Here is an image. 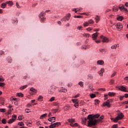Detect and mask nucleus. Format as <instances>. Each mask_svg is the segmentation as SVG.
<instances>
[{"label": "nucleus", "instance_id": "nucleus-49", "mask_svg": "<svg viewBox=\"0 0 128 128\" xmlns=\"http://www.w3.org/2000/svg\"><path fill=\"white\" fill-rule=\"evenodd\" d=\"M78 84L80 86H84V82H79Z\"/></svg>", "mask_w": 128, "mask_h": 128}, {"label": "nucleus", "instance_id": "nucleus-30", "mask_svg": "<svg viewBox=\"0 0 128 128\" xmlns=\"http://www.w3.org/2000/svg\"><path fill=\"white\" fill-rule=\"evenodd\" d=\"M100 114H96L94 116H93V118L94 120V118H100Z\"/></svg>", "mask_w": 128, "mask_h": 128}, {"label": "nucleus", "instance_id": "nucleus-8", "mask_svg": "<svg viewBox=\"0 0 128 128\" xmlns=\"http://www.w3.org/2000/svg\"><path fill=\"white\" fill-rule=\"evenodd\" d=\"M104 118V116L102 115L100 116L99 118V119L97 120V122H98V124H100V122H103L102 120Z\"/></svg>", "mask_w": 128, "mask_h": 128}, {"label": "nucleus", "instance_id": "nucleus-45", "mask_svg": "<svg viewBox=\"0 0 128 128\" xmlns=\"http://www.w3.org/2000/svg\"><path fill=\"white\" fill-rule=\"evenodd\" d=\"M88 23H89V24H94V20L90 19L88 21Z\"/></svg>", "mask_w": 128, "mask_h": 128}, {"label": "nucleus", "instance_id": "nucleus-62", "mask_svg": "<svg viewBox=\"0 0 128 128\" xmlns=\"http://www.w3.org/2000/svg\"><path fill=\"white\" fill-rule=\"evenodd\" d=\"M124 96H120V100H124Z\"/></svg>", "mask_w": 128, "mask_h": 128}, {"label": "nucleus", "instance_id": "nucleus-35", "mask_svg": "<svg viewBox=\"0 0 128 128\" xmlns=\"http://www.w3.org/2000/svg\"><path fill=\"white\" fill-rule=\"evenodd\" d=\"M96 94H90V98H96Z\"/></svg>", "mask_w": 128, "mask_h": 128}, {"label": "nucleus", "instance_id": "nucleus-63", "mask_svg": "<svg viewBox=\"0 0 128 128\" xmlns=\"http://www.w3.org/2000/svg\"><path fill=\"white\" fill-rule=\"evenodd\" d=\"M123 104H128V100L124 102Z\"/></svg>", "mask_w": 128, "mask_h": 128}, {"label": "nucleus", "instance_id": "nucleus-60", "mask_svg": "<svg viewBox=\"0 0 128 128\" xmlns=\"http://www.w3.org/2000/svg\"><path fill=\"white\" fill-rule=\"evenodd\" d=\"M12 118H14L15 120H16V115L13 114L12 116Z\"/></svg>", "mask_w": 128, "mask_h": 128}, {"label": "nucleus", "instance_id": "nucleus-13", "mask_svg": "<svg viewBox=\"0 0 128 128\" xmlns=\"http://www.w3.org/2000/svg\"><path fill=\"white\" fill-rule=\"evenodd\" d=\"M6 60L8 64H12V58L10 56H8L6 58Z\"/></svg>", "mask_w": 128, "mask_h": 128}, {"label": "nucleus", "instance_id": "nucleus-51", "mask_svg": "<svg viewBox=\"0 0 128 128\" xmlns=\"http://www.w3.org/2000/svg\"><path fill=\"white\" fill-rule=\"evenodd\" d=\"M111 128H118V124H114Z\"/></svg>", "mask_w": 128, "mask_h": 128}, {"label": "nucleus", "instance_id": "nucleus-56", "mask_svg": "<svg viewBox=\"0 0 128 128\" xmlns=\"http://www.w3.org/2000/svg\"><path fill=\"white\" fill-rule=\"evenodd\" d=\"M7 114H12V109L8 110Z\"/></svg>", "mask_w": 128, "mask_h": 128}, {"label": "nucleus", "instance_id": "nucleus-38", "mask_svg": "<svg viewBox=\"0 0 128 128\" xmlns=\"http://www.w3.org/2000/svg\"><path fill=\"white\" fill-rule=\"evenodd\" d=\"M2 122L4 124H6V118L2 119Z\"/></svg>", "mask_w": 128, "mask_h": 128}, {"label": "nucleus", "instance_id": "nucleus-12", "mask_svg": "<svg viewBox=\"0 0 128 128\" xmlns=\"http://www.w3.org/2000/svg\"><path fill=\"white\" fill-rule=\"evenodd\" d=\"M68 122H70V124H74L76 122V120L74 118H69L68 120Z\"/></svg>", "mask_w": 128, "mask_h": 128}, {"label": "nucleus", "instance_id": "nucleus-43", "mask_svg": "<svg viewBox=\"0 0 128 128\" xmlns=\"http://www.w3.org/2000/svg\"><path fill=\"white\" fill-rule=\"evenodd\" d=\"M72 101L73 102L74 104H76L77 102H78V99H72Z\"/></svg>", "mask_w": 128, "mask_h": 128}, {"label": "nucleus", "instance_id": "nucleus-3", "mask_svg": "<svg viewBox=\"0 0 128 128\" xmlns=\"http://www.w3.org/2000/svg\"><path fill=\"white\" fill-rule=\"evenodd\" d=\"M113 100L111 99L108 100L106 102L102 104L103 106H107V108H110L112 104L110 102H112Z\"/></svg>", "mask_w": 128, "mask_h": 128}, {"label": "nucleus", "instance_id": "nucleus-40", "mask_svg": "<svg viewBox=\"0 0 128 128\" xmlns=\"http://www.w3.org/2000/svg\"><path fill=\"white\" fill-rule=\"evenodd\" d=\"M17 100H18V98H14L12 96L11 97V98H10L11 102H12L13 100H14V102H16Z\"/></svg>", "mask_w": 128, "mask_h": 128}, {"label": "nucleus", "instance_id": "nucleus-48", "mask_svg": "<svg viewBox=\"0 0 128 128\" xmlns=\"http://www.w3.org/2000/svg\"><path fill=\"white\" fill-rule=\"evenodd\" d=\"M82 10V8H79L78 9L77 8H75V12H80V10Z\"/></svg>", "mask_w": 128, "mask_h": 128}, {"label": "nucleus", "instance_id": "nucleus-10", "mask_svg": "<svg viewBox=\"0 0 128 128\" xmlns=\"http://www.w3.org/2000/svg\"><path fill=\"white\" fill-rule=\"evenodd\" d=\"M98 32H96V33L93 34H92V38H93V40H96V37L98 36Z\"/></svg>", "mask_w": 128, "mask_h": 128}, {"label": "nucleus", "instance_id": "nucleus-33", "mask_svg": "<svg viewBox=\"0 0 128 128\" xmlns=\"http://www.w3.org/2000/svg\"><path fill=\"white\" fill-rule=\"evenodd\" d=\"M118 44H115L111 46V48H112V50H114V48H116Z\"/></svg>", "mask_w": 128, "mask_h": 128}, {"label": "nucleus", "instance_id": "nucleus-18", "mask_svg": "<svg viewBox=\"0 0 128 128\" xmlns=\"http://www.w3.org/2000/svg\"><path fill=\"white\" fill-rule=\"evenodd\" d=\"M30 92H34V94H36L38 92V90H36V89H35L34 88H30Z\"/></svg>", "mask_w": 128, "mask_h": 128}, {"label": "nucleus", "instance_id": "nucleus-9", "mask_svg": "<svg viewBox=\"0 0 128 128\" xmlns=\"http://www.w3.org/2000/svg\"><path fill=\"white\" fill-rule=\"evenodd\" d=\"M48 122H56V117H51L48 118Z\"/></svg>", "mask_w": 128, "mask_h": 128}, {"label": "nucleus", "instance_id": "nucleus-29", "mask_svg": "<svg viewBox=\"0 0 128 128\" xmlns=\"http://www.w3.org/2000/svg\"><path fill=\"white\" fill-rule=\"evenodd\" d=\"M46 116H48V114H42V115L40 116V120H42L44 118H46Z\"/></svg>", "mask_w": 128, "mask_h": 128}, {"label": "nucleus", "instance_id": "nucleus-37", "mask_svg": "<svg viewBox=\"0 0 128 128\" xmlns=\"http://www.w3.org/2000/svg\"><path fill=\"white\" fill-rule=\"evenodd\" d=\"M50 128H56V126L54 125V123H52L49 126Z\"/></svg>", "mask_w": 128, "mask_h": 128}, {"label": "nucleus", "instance_id": "nucleus-1", "mask_svg": "<svg viewBox=\"0 0 128 128\" xmlns=\"http://www.w3.org/2000/svg\"><path fill=\"white\" fill-rule=\"evenodd\" d=\"M124 118V115L122 112H120L114 118L113 122H118V120H122Z\"/></svg>", "mask_w": 128, "mask_h": 128}, {"label": "nucleus", "instance_id": "nucleus-46", "mask_svg": "<svg viewBox=\"0 0 128 128\" xmlns=\"http://www.w3.org/2000/svg\"><path fill=\"white\" fill-rule=\"evenodd\" d=\"M90 26V23L88 22H86L84 24V26L86 27V26Z\"/></svg>", "mask_w": 128, "mask_h": 128}, {"label": "nucleus", "instance_id": "nucleus-26", "mask_svg": "<svg viewBox=\"0 0 128 128\" xmlns=\"http://www.w3.org/2000/svg\"><path fill=\"white\" fill-rule=\"evenodd\" d=\"M104 69L102 68L101 69V70L99 72V74H100V76H102V74H104Z\"/></svg>", "mask_w": 128, "mask_h": 128}, {"label": "nucleus", "instance_id": "nucleus-21", "mask_svg": "<svg viewBox=\"0 0 128 128\" xmlns=\"http://www.w3.org/2000/svg\"><path fill=\"white\" fill-rule=\"evenodd\" d=\"M6 2H4L2 4H1L2 8H6Z\"/></svg>", "mask_w": 128, "mask_h": 128}, {"label": "nucleus", "instance_id": "nucleus-27", "mask_svg": "<svg viewBox=\"0 0 128 128\" xmlns=\"http://www.w3.org/2000/svg\"><path fill=\"white\" fill-rule=\"evenodd\" d=\"M54 124L55 125V127L56 128V126H60L62 124L60 123V122H54Z\"/></svg>", "mask_w": 128, "mask_h": 128}, {"label": "nucleus", "instance_id": "nucleus-55", "mask_svg": "<svg viewBox=\"0 0 128 128\" xmlns=\"http://www.w3.org/2000/svg\"><path fill=\"white\" fill-rule=\"evenodd\" d=\"M98 90H102L103 92H106V88H98Z\"/></svg>", "mask_w": 128, "mask_h": 128}, {"label": "nucleus", "instance_id": "nucleus-19", "mask_svg": "<svg viewBox=\"0 0 128 128\" xmlns=\"http://www.w3.org/2000/svg\"><path fill=\"white\" fill-rule=\"evenodd\" d=\"M15 120V118H12L11 119L8 120V124H12V122H14Z\"/></svg>", "mask_w": 128, "mask_h": 128}, {"label": "nucleus", "instance_id": "nucleus-11", "mask_svg": "<svg viewBox=\"0 0 128 128\" xmlns=\"http://www.w3.org/2000/svg\"><path fill=\"white\" fill-rule=\"evenodd\" d=\"M6 4H8V6H14V2L12 1H7Z\"/></svg>", "mask_w": 128, "mask_h": 128}, {"label": "nucleus", "instance_id": "nucleus-42", "mask_svg": "<svg viewBox=\"0 0 128 128\" xmlns=\"http://www.w3.org/2000/svg\"><path fill=\"white\" fill-rule=\"evenodd\" d=\"M74 18H82L83 16H74Z\"/></svg>", "mask_w": 128, "mask_h": 128}, {"label": "nucleus", "instance_id": "nucleus-15", "mask_svg": "<svg viewBox=\"0 0 128 128\" xmlns=\"http://www.w3.org/2000/svg\"><path fill=\"white\" fill-rule=\"evenodd\" d=\"M100 16L98 15H97L95 18L94 20H96V23L98 24L100 20Z\"/></svg>", "mask_w": 128, "mask_h": 128}, {"label": "nucleus", "instance_id": "nucleus-53", "mask_svg": "<svg viewBox=\"0 0 128 128\" xmlns=\"http://www.w3.org/2000/svg\"><path fill=\"white\" fill-rule=\"evenodd\" d=\"M6 86V84L4 82H0V86Z\"/></svg>", "mask_w": 128, "mask_h": 128}, {"label": "nucleus", "instance_id": "nucleus-2", "mask_svg": "<svg viewBox=\"0 0 128 128\" xmlns=\"http://www.w3.org/2000/svg\"><path fill=\"white\" fill-rule=\"evenodd\" d=\"M96 124H98L97 120H89V121H88V126L92 128V126H96Z\"/></svg>", "mask_w": 128, "mask_h": 128}, {"label": "nucleus", "instance_id": "nucleus-17", "mask_svg": "<svg viewBox=\"0 0 128 128\" xmlns=\"http://www.w3.org/2000/svg\"><path fill=\"white\" fill-rule=\"evenodd\" d=\"M70 126H72V128H76V126H78V122H76L75 124H70Z\"/></svg>", "mask_w": 128, "mask_h": 128}, {"label": "nucleus", "instance_id": "nucleus-50", "mask_svg": "<svg viewBox=\"0 0 128 128\" xmlns=\"http://www.w3.org/2000/svg\"><path fill=\"white\" fill-rule=\"evenodd\" d=\"M24 124L22 122L18 123V125L20 126H24Z\"/></svg>", "mask_w": 128, "mask_h": 128}, {"label": "nucleus", "instance_id": "nucleus-39", "mask_svg": "<svg viewBox=\"0 0 128 128\" xmlns=\"http://www.w3.org/2000/svg\"><path fill=\"white\" fill-rule=\"evenodd\" d=\"M64 110H70V106H65L64 108Z\"/></svg>", "mask_w": 128, "mask_h": 128}, {"label": "nucleus", "instance_id": "nucleus-20", "mask_svg": "<svg viewBox=\"0 0 128 128\" xmlns=\"http://www.w3.org/2000/svg\"><path fill=\"white\" fill-rule=\"evenodd\" d=\"M108 96H114L116 93L114 92H108Z\"/></svg>", "mask_w": 128, "mask_h": 128}, {"label": "nucleus", "instance_id": "nucleus-4", "mask_svg": "<svg viewBox=\"0 0 128 128\" xmlns=\"http://www.w3.org/2000/svg\"><path fill=\"white\" fill-rule=\"evenodd\" d=\"M70 18V14L68 13L66 16L61 20L62 22H66Z\"/></svg>", "mask_w": 128, "mask_h": 128}, {"label": "nucleus", "instance_id": "nucleus-36", "mask_svg": "<svg viewBox=\"0 0 128 128\" xmlns=\"http://www.w3.org/2000/svg\"><path fill=\"white\" fill-rule=\"evenodd\" d=\"M90 34H83V36H86V38H90Z\"/></svg>", "mask_w": 128, "mask_h": 128}, {"label": "nucleus", "instance_id": "nucleus-28", "mask_svg": "<svg viewBox=\"0 0 128 128\" xmlns=\"http://www.w3.org/2000/svg\"><path fill=\"white\" fill-rule=\"evenodd\" d=\"M124 20V17L122 16H120L117 18V20H119L120 22H122Z\"/></svg>", "mask_w": 128, "mask_h": 128}, {"label": "nucleus", "instance_id": "nucleus-57", "mask_svg": "<svg viewBox=\"0 0 128 128\" xmlns=\"http://www.w3.org/2000/svg\"><path fill=\"white\" fill-rule=\"evenodd\" d=\"M74 106H75V108H78V102L75 103L74 104Z\"/></svg>", "mask_w": 128, "mask_h": 128}, {"label": "nucleus", "instance_id": "nucleus-14", "mask_svg": "<svg viewBox=\"0 0 128 128\" xmlns=\"http://www.w3.org/2000/svg\"><path fill=\"white\" fill-rule=\"evenodd\" d=\"M87 120H94V116H92V114H89L88 116Z\"/></svg>", "mask_w": 128, "mask_h": 128}, {"label": "nucleus", "instance_id": "nucleus-47", "mask_svg": "<svg viewBox=\"0 0 128 128\" xmlns=\"http://www.w3.org/2000/svg\"><path fill=\"white\" fill-rule=\"evenodd\" d=\"M0 112H6V110L4 108H0Z\"/></svg>", "mask_w": 128, "mask_h": 128}, {"label": "nucleus", "instance_id": "nucleus-16", "mask_svg": "<svg viewBox=\"0 0 128 128\" xmlns=\"http://www.w3.org/2000/svg\"><path fill=\"white\" fill-rule=\"evenodd\" d=\"M104 64V62L103 60H99L97 62L98 64H100V66H102Z\"/></svg>", "mask_w": 128, "mask_h": 128}, {"label": "nucleus", "instance_id": "nucleus-58", "mask_svg": "<svg viewBox=\"0 0 128 128\" xmlns=\"http://www.w3.org/2000/svg\"><path fill=\"white\" fill-rule=\"evenodd\" d=\"M25 112H26L27 114H28V112H30V109H26L25 110Z\"/></svg>", "mask_w": 128, "mask_h": 128}, {"label": "nucleus", "instance_id": "nucleus-6", "mask_svg": "<svg viewBox=\"0 0 128 128\" xmlns=\"http://www.w3.org/2000/svg\"><path fill=\"white\" fill-rule=\"evenodd\" d=\"M118 30H122V23H118L116 26Z\"/></svg>", "mask_w": 128, "mask_h": 128}, {"label": "nucleus", "instance_id": "nucleus-7", "mask_svg": "<svg viewBox=\"0 0 128 128\" xmlns=\"http://www.w3.org/2000/svg\"><path fill=\"white\" fill-rule=\"evenodd\" d=\"M118 88L119 90H122V92H128L126 90V88L124 86H118Z\"/></svg>", "mask_w": 128, "mask_h": 128}, {"label": "nucleus", "instance_id": "nucleus-24", "mask_svg": "<svg viewBox=\"0 0 128 128\" xmlns=\"http://www.w3.org/2000/svg\"><path fill=\"white\" fill-rule=\"evenodd\" d=\"M112 10L118 12V6H114L112 8Z\"/></svg>", "mask_w": 128, "mask_h": 128}, {"label": "nucleus", "instance_id": "nucleus-22", "mask_svg": "<svg viewBox=\"0 0 128 128\" xmlns=\"http://www.w3.org/2000/svg\"><path fill=\"white\" fill-rule=\"evenodd\" d=\"M102 42H108V39L106 37H104L102 39Z\"/></svg>", "mask_w": 128, "mask_h": 128}, {"label": "nucleus", "instance_id": "nucleus-52", "mask_svg": "<svg viewBox=\"0 0 128 128\" xmlns=\"http://www.w3.org/2000/svg\"><path fill=\"white\" fill-rule=\"evenodd\" d=\"M116 74V72H114V73L112 74L111 78H114Z\"/></svg>", "mask_w": 128, "mask_h": 128}, {"label": "nucleus", "instance_id": "nucleus-41", "mask_svg": "<svg viewBox=\"0 0 128 128\" xmlns=\"http://www.w3.org/2000/svg\"><path fill=\"white\" fill-rule=\"evenodd\" d=\"M17 96H22V98H24V94H22V92L17 93Z\"/></svg>", "mask_w": 128, "mask_h": 128}, {"label": "nucleus", "instance_id": "nucleus-44", "mask_svg": "<svg viewBox=\"0 0 128 128\" xmlns=\"http://www.w3.org/2000/svg\"><path fill=\"white\" fill-rule=\"evenodd\" d=\"M24 116H18V120H23Z\"/></svg>", "mask_w": 128, "mask_h": 128}, {"label": "nucleus", "instance_id": "nucleus-32", "mask_svg": "<svg viewBox=\"0 0 128 128\" xmlns=\"http://www.w3.org/2000/svg\"><path fill=\"white\" fill-rule=\"evenodd\" d=\"M94 104L96 105V104H100V100L96 99L94 100Z\"/></svg>", "mask_w": 128, "mask_h": 128}, {"label": "nucleus", "instance_id": "nucleus-61", "mask_svg": "<svg viewBox=\"0 0 128 128\" xmlns=\"http://www.w3.org/2000/svg\"><path fill=\"white\" fill-rule=\"evenodd\" d=\"M54 97H52L51 98L50 100V102H54Z\"/></svg>", "mask_w": 128, "mask_h": 128}, {"label": "nucleus", "instance_id": "nucleus-25", "mask_svg": "<svg viewBox=\"0 0 128 128\" xmlns=\"http://www.w3.org/2000/svg\"><path fill=\"white\" fill-rule=\"evenodd\" d=\"M42 100H44V97H43L42 96H38V102H42Z\"/></svg>", "mask_w": 128, "mask_h": 128}, {"label": "nucleus", "instance_id": "nucleus-64", "mask_svg": "<svg viewBox=\"0 0 128 128\" xmlns=\"http://www.w3.org/2000/svg\"><path fill=\"white\" fill-rule=\"evenodd\" d=\"M124 96L126 98H128V94H125Z\"/></svg>", "mask_w": 128, "mask_h": 128}, {"label": "nucleus", "instance_id": "nucleus-54", "mask_svg": "<svg viewBox=\"0 0 128 128\" xmlns=\"http://www.w3.org/2000/svg\"><path fill=\"white\" fill-rule=\"evenodd\" d=\"M80 14H82V16H84V14H85V16H88V13H86V12L80 13Z\"/></svg>", "mask_w": 128, "mask_h": 128}, {"label": "nucleus", "instance_id": "nucleus-5", "mask_svg": "<svg viewBox=\"0 0 128 128\" xmlns=\"http://www.w3.org/2000/svg\"><path fill=\"white\" fill-rule=\"evenodd\" d=\"M40 18L42 22H44V20H46V18L44 16V12H41L40 13Z\"/></svg>", "mask_w": 128, "mask_h": 128}, {"label": "nucleus", "instance_id": "nucleus-34", "mask_svg": "<svg viewBox=\"0 0 128 128\" xmlns=\"http://www.w3.org/2000/svg\"><path fill=\"white\" fill-rule=\"evenodd\" d=\"M18 20H16V18H14V19L12 20V24H16H16H18Z\"/></svg>", "mask_w": 128, "mask_h": 128}, {"label": "nucleus", "instance_id": "nucleus-59", "mask_svg": "<svg viewBox=\"0 0 128 128\" xmlns=\"http://www.w3.org/2000/svg\"><path fill=\"white\" fill-rule=\"evenodd\" d=\"M110 83L111 84H114V80H111L110 81Z\"/></svg>", "mask_w": 128, "mask_h": 128}, {"label": "nucleus", "instance_id": "nucleus-31", "mask_svg": "<svg viewBox=\"0 0 128 128\" xmlns=\"http://www.w3.org/2000/svg\"><path fill=\"white\" fill-rule=\"evenodd\" d=\"M28 88V85H24L20 88V90H24V88Z\"/></svg>", "mask_w": 128, "mask_h": 128}, {"label": "nucleus", "instance_id": "nucleus-23", "mask_svg": "<svg viewBox=\"0 0 128 128\" xmlns=\"http://www.w3.org/2000/svg\"><path fill=\"white\" fill-rule=\"evenodd\" d=\"M58 108H56V109H52V112L53 114H56V112H58Z\"/></svg>", "mask_w": 128, "mask_h": 128}]
</instances>
